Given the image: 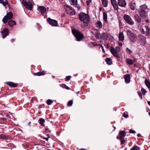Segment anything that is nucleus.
I'll list each match as a JSON object with an SVG mask.
<instances>
[{"mask_svg": "<svg viewBox=\"0 0 150 150\" xmlns=\"http://www.w3.org/2000/svg\"><path fill=\"white\" fill-rule=\"evenodd\" d=\"M78 16L79 20L84 23V26L86 27H87L90 21L88 15L82 12L79 14Z\"/></svg>", "mask_w": 150, "mask_h": 150, "instance_id": "nucleus-1", "label": "nucleus"}, {"mask_svg": "<svg viewBox=\"0 0 150 150\" xmlns=\"http://www.w3.org/2000/svg\"><path fill=\"white\" fill-rule=\"evenodd\" d=\"M127 34L128 37L131 42L134 43L136 41L137 39L136 36L133 33L131 30H127Z\"/></svg>", "mask_w": 150, "mask_h": 150, "instance_id": "nucleus-2", "label": "nucleus"}, {"mask_svg": "<svg viewBox=\"0 0 150 150\" xmlns=\"http://www.w3.org/2000/svg\"><path fill=\"white\" fill-rule=\"evenodd\" d=\"M22 3L25 6L26 8L30 10H31L33 7V1H26L25 0L22 1Z\"/></svg>", "mask_w": 150, "mask_h": 150, "instance_id": "nucleus-3", "label": "nucleus"}, {"mask_svg": "<svg viewBox=\"0 0 150 150\" xmlns=\"http://www.w3.org/2000/svg\"><path fill=\"white\" fill-rule=\"evenodd\" d=\"M64 7L68 14L73 15L75 14V11L74 9H72L70 6L67 4L64 5Z\"/></svg>", "mask_w": 150, "mask_h": 150, "instance_id": "nucleus-4", "label": "nucleus"}, {"mask_svg": "<svg viewBox=\"0 0 150 150\" xmlns=\"http://www.w3.org/2000/svg\"><path fill=\"white\" fill-rule=\"evenodd\" d=\"M84 37V35L81 32L76 29V39L77 41H81Z\"/></svg>", "mask_w": 150, "mask_h": 150, "instance_id": "nucleus-5", "label": "nucleus"}, {"mask_svg": "<svg viewBox=\"0 0 150 150\" xmlns=\"http://www.w3.org/2000/svg\"><path fill=\"white\" fill-rule=\"evenodd\" d=\"M124 19L126 22L130 25H133L134 23V22L132 20L131 17L128 15H125L124 16Z\"/></svg>", "mask_w": 150, "mask_h": 150, "instance_id": "nucleus-6", "label": "nucleus"}, {"mask_svg": "<svg viewBox=\"0 0 150 150\" xmlns=\"http://www.w3.org/2000/svg\"><path fill=\"white\" fill-rule=\"evenodd\" d=\"M140 29L143 34H145L146 36H147L149 35L150 29L147 25H145L144 26Z\"/></svg>", "mask_w": 150, "mask_h": 150, "instance_id": "nucleus-7", "label": "nucleus"}, {"mask_svg": "<svg viewBox=\"0 0 150 150\" xmlns=\"http://www.w3.org/2000/svg\"><path fill=\"white\" fill-rule=\"evenodd\" d=\"M13 17V13L11 12H9L4 16L2 20V21L4 23H5L7 22L8 19H11Z\"/></svg>", "mask_w": 150, "mask_h": 150, "instance_id": "nucleus-8", "label": "nucleus"}, {"mask_svg": "<svg viewBox=\"0 0 150 150\" xmlns=\"http://www.w3.org/2000/svg\"><path fill=\"white\" fill-rule=\"evenodd\" d=\"M126 133L125 131H122L119 132V135L117 137V139L121 140L125 136Z\"/></svg>", "mask_w": 150, "mask_h": 150, "instance_id": "nucleus-9", "label": "nucleus"}, {"mask_svg": "<svg viewBox=\"0 0 150 150\" xmlns=\"http://www.w3.org/2000/svg\"><path fill=\"white\" fill-rule=\"evenodd\" d=\"M110 51L114 57H116L118 59L120 58V57L119 54L117 53L114 47H111Z\"/></svg>", "mask_w": 150, "mask_h": 150, "instance_id": "nucleus-10", "label": "nucleus"}, {"mask_svg": "<svg viewBox=\"0 0 150 150\" xmlns=\"http://www.w3.org/2000/svg\"><path fill=\"white\" fill-rule=\"evenodd\" d=\"M110 51L114 57H116L118 59L120 58V57L119 54L117 53L114 47H111Z\"/></svg>", "mask_w": 150, "mask_h": 150, "instance_id": "nucleus-11", "label": "nucleus"}, {"mask_svg": "<svg viewBox=\"0 0 150 150\" xmlns=\"http://www.w3.org/2000/svg\"><path fill=\"white\" fill-rule=\"evenodd\" d=\"M47 21L52 26H56L57 25L58 23L56 21L50 18H49L47 19Z\"/></svg>", "mask_w": 150, "mask_h": 150, "instance_id": "nucleus-12", "label": "nucleus"}, {"mask_svg": "<svg viewBox=\"0 0 150 150\" xmlns=\"http://www.w3.org/2000/svg\"><path fill=\"white\" fill-rule=\"evenodd\" d=\"M1 33L3 36L2 38H4L8 35L9 31L7 28H5L1 32Z\"/></svg>", "mask_w": 150, "mask_h": 150, "instance_id": "nucleus-13", "label": "nucleus"}, {"mask_svg": "<svg viewBox=\"0 0 150 150\" xmlns=\"http://www.w3.org/2000/svg\"><path fill=\"white\" fill-rule=\"evenodd\" d=\"M118 4L119 5L122 7H124L126 5V3L125 0H118Z\"/></svg>", "mask_w": 150, "mask_h": 150, "instance_id": "nucleus-14", "label": "nucleus"}, {"mask_svg": "<svg viewBox=\"0 0 150 150\" xmlns=\"http://www.w3.org/2000/svg\"><path fill=\"white\" fill-rule=\"evenodd\" d=\"M124 79L125 82L127 83H129L130 82V76L129 74H127L124 76Z\"/></svg>", "mask_w": 150, "mask_h": 150, "instance_id": "nucleus-15", "label": "nucleus"}, {"mask_svg": "<svg viewBox=\"0 0 150 150\" xmlns=\"http://www.w3.org/2000/svg\"><path fill=\"white\" fill-rule=\"evenodd\" d=\"M38 11H40L41 13L43 15L46 11L45 8L42 6H40L38 8Z\"/></svg>", "mask_w": 150, "mask_h": 150, "instance_id": "nucleus-16", "label": "nucleus"}, {"mask_svg": "<svg viewBox=\"0 0 150 150\" xmlns=\"http://www.w3.org/2000/svg\"><path fill=\"white\" fill-rule=\"evenodd\" d=\"M140 11H146L148 9L146 5H143L140 6Z\"/></svg>", "mask_w": 150, "mask_h": 150, "instance_id": "nucleus-17", "label": "nucleus"}, {"mask_svg": "<svg viewBox=\"0 0 150 150\" xmlns=\"http://www.w3.org/2000/svg\"><path fill=\"white\" fill-rule=\"evenodd\" d=\"M139 14L141 18H146V11H139Z\"/></svg>", "mask_w": 150, "mask_h": 150, "instance_id": "nucleus-18", "label": "nucleus"}, {"mask_svg": "<svg viewBox=\"0 0 150 150\" xmlns=\"http://www.w3.org/2000/svg\"><path fill=\"white\" fill-rule=\"evenodd\" d=\"M108 37V34L107 33H104L101 35V39L106 40Z\"/></svg>", "mask_w": 150, "mask_h": 150, "instance_id": "nucleus-19", "label": "nucleus"}, {"mask_svg": "<svg viewBox=\"0 0 150 150\" xmlns=\"http://www.w3.org/2000/svg\"><path fill=\"white\" fill-rule=\"evenodd\" d=\"M8 25L11 27H12L13 25H15L16 23L15 21L13 20H11L8 21Z\"/></svg>", "mask_w": 150, "mask_h": 150, "instance_id": "nucleus-20", "label": "nucleus"}, {"mask_svg": "<svg viewBox=\"0 0 150 150\" xmlns=\"http://www.w3.org/2000/svg\"><path fill=\"white\" fill-rule=\"evenodd\" d=\"M118 38L119 40L123 41L124 40V35L122 32H120L119 34Z\"/></svg>", "mask_w": 150, "mask_h": 150, "instance_id": "nucleus-21", "label": "nucleus"}, {"mask_svg": "<svg viewBox=\"0 0 150 150\" xmlns=\"http://www.w3.org/2000/svg\"><path fill=\"white\" fill-rule=\"evenodd\" d=\"M134 19L138 23H140L141 22V18L137 14L135 16Z\"/></svg>", "mask_w": 150, "mask_h": 150, "instance_id": "nucleus-22", "label": "nucleus"}, {"mask_svg": "<svg viewBox=\"0 0 150 150\" xmlns=\"http://www.w3.org/2000/svg\"><path fill=\"white\" fill-rule=\"evenodd\" d=\"M105 61L106 63L109 65H111L112 64V59L110 58H107L105 59Z\"/></svg>", "mask_w": 150, "mask_h": 150, "instance_id": "nucleus-23", "label": "nucleus"}, {"mask_svg": "<svg viewBox=\"0 0 150 150\" xmlns=\"http://www.w3.org/2000/svg\"><path fill=\"white\" fill-rule=\"evenodd\" d=\"M103 20L105 22H107L108 20H107V13L105 12H104L103 13Z\"/></svg>", "mask_w": 150, "mask_h": 150, "instance_id": "nucleus-24", "label": "nucleus"}, {"mask_svg": "<svg viewBox=\"0 0 150 150\" xmlns=\"http://www.w3.org/2000/svg\"><path fill=\"white\" fill-rule=\"evenodd\" d=\"M144 82L146 86L150 89V82L146 79Z\"/></svg>", "mask_w": 150, "mask_h": 150, "instance_id": "nucleus-25", "label": "nucleus"}, {"mask_svg": "<svg viewBox=\"0 0 150 150\" xmlns=\"http://www.w3.org/2000/svg\"><path fill=\"white\" fill-rule=\"evenodd\" d=\"M102 4L104 7H106L107 6L108 2L107 0H101Z\"/></svg>", "mask_w": 150, "mask_h": 150, "instance_id": "nucleus-26", "label": "nucleus"}, {"mask_svg": "<svg viewBox=\"0 0 150 150\" xmlns=\"http://www.w3.org/2000/svg\"><path fill=\"white\" fill-rule=\"evenodd\" d=\"M7 84L10 86L13 87H16L17 85L16 84L11 82H8Z\"/></svg>", "mask_w": 150, "mask_h": 150, "instance_id": "nucleus-27", "label": "nucleus"}, {"mask_svg": "<svg viewBox=\"0 0 150 150\" xmlns=\"http://www.w3.org/2000/svg\"><path fill=\"white\" fill-rule=\"evenodd\" d=\"M45 72L44 71H42L41 72H39L35 73V74L36 76H40L41 75H43L45 74Z\"/></svg>", "mask_w": 150, "mask_h": 150, "instance_id": "nucleus-28", "label": "nucleus"}, {"mask_svg": "<svg viewBox=\"0 0 150 150\" xmlns=\"http://www.w3.org/2000/svg\"><path fill=\"white\" fill-rule=\"evenodd\" d=\"M60 86L63 88H65L69 90L70 88L64 84H62L60 85Z\"/></svg>", "mask_w": 150, "mask_h": 150, "instance_id": "nucleus-29", "label": "nucleus"}, {"mask_svg": "<svg viewBox=\"0 0 150 150\" xmlns=\"http://www.w3.org/2000/svg\"><path fill=\"white\" fill-rule=\"evenodd\" d=\"M127 62L129 65L132 64L133 63V60L130 59H126Z\"/></svg>", "mask_w": 150, "mask_h": 150, "instance_id": "nucleus-30", "label": "nucleus"}, {"mask_svg": "<svg viewBox=\"0 0 150 150\" xmlns=\"http://www.w3.org/2000/svg\"><path fill=\"white\" fill-rule=\"evenodd\" d=\"M95 37L97 39L101 38V35L99 33L97 32L95 33Z\"/></svg>", "mask_w": 150, "mask_h": 150, "instance_id": "nucleus-31", "label": "nucleus"}, {"mask_svg": "<svg viewBox=\"0 0 150 150\" xmlns=\"http://www.w3.org/2000/svg\"><path fill=\"white\" fill-rule=\"evenodd\" d=\"M39 123L42 126H44V123L45 122V120L42 118H40L39 120Z\"/></svg>", "mask_w": 150, "mask_h": 150, "instance_id": "nucleus-32", "label": "nucleus"}, {"mask_svg": "<svg viewBox=\"0 0 150 150\" xmlns=\"http://www.w3.org/2000/svg\"><path fill=\"white\" fill-rule=\"evenodd\" d=\"M97 23L99 29H101L102 28V23L100 21H98Z\"/></svg>", "mask_w": 150, "mask_h": 150, "instance_id": "nucleus-33", "label": "nucleus"}, {"mask_svg": "<svg viewBox=\"0 0 150 150\" xmlns=\"http://www.w3.org/2000/svg\"><path fill=\"white\" fill-rule=\"evenodd\" d=\"M130 150H140V147L137 146L133 147Z\"/></svg>", "mask_w": 150, "mask_h": 150, "instance_id": "nucleus-34", "label": "nucleus"}, {"mask_svg": "<svg viewBox=\"0 0 150 150\" xmlns=\"http://www.w3.org/2000/svg\"><path fill=\"white\" fill-rule=\"evenodd\" d=\"M139 37H142L141 38V40H142L143 41V43L144 44H146V39L142 35H140L139 36Z\"/></svg>", "mask_w": 150, "mask_h": 150, "instance_id": "nucleus-35", "label": "nucleus"}, {"mask_svg": "<svg viewBox=\"0 0 150 150\" xmlns=\"http://www.w3.org/2000/svg\"><path fill=\"white\" fill-rule=\"evenodd\" d=\"M126 51L127 53L130 55H131L132 53V51L128 48H126Z\"/></svg>", "mask_w": 150, "mask_h": 150, "instance_id": "nucleus-36", "label": "nucleus"}, {"mask_svg": "<svg viewBox=\"0 0 150 150\" xmlns=\"http://www.w3.org/2000/svg\"><path fill=\"white\" fill-rule=\"evenodd\" d=\"M76 8L77 7V10L78 11L80 10L81 9V7L79 6L77 4V0H76Z\"/></svg>", "mask_w": 150, "mask_h": 150, "instance_id": "nucleus-37", "label": "nucleus"}, {"mask_svg": "<svg viewBox=\"0 0 150 150\" xmlns=\"http://www.w3.org/2000/svg\"><path fill=\"white\" fill-rule=\"evenodd\" d=\"M73 102L72 100H69V101H68V102L67 103V105L69 107L71 106L73 104Z\"/></svg>", "mask_w": 150, "mask_h": 150, "instance_id": "nucleus-38", "label": "nucleus"}, {"mask_svg": "<svg viewBox=\"0 0 150 150\" xmlns=\"http://www.w3.org/2000/svg\"><path fill=\"white\" fill-rule=\"evenodd\" d=\"M111 2L112 6L117 3V1L115 0H111Z\"/></svg>", "mask_w": 150, "mask_h": 150, "instance_id": "nucleus-39", "label": "nucleus"}, {"mask_svg": "<svg viewBox=\"0 0 150 150\" xmlns=\"http://www.w3.org/2000/svg\"><path fill=\"white\" fill-rule=\"evenodd\" d=\"M53 102V101L51 99H48L47 100V103L48 105H50L51 103Z\"/></svg>", "mask_w": 150, "mask_h": 150, "instance_id": "nucleus-40", "label": "nucleus"}, {"mask_svg": "<svg viewBox=\"0 0 150 150\" xmlns=\"http://www.w3.org/2000/svg\"><path fill=\"white\" fill-rule=\"evenodd\" d=\"M141 91L143 95H145V93H146V91L144 88H141Z\"/></svg>", "mask_w": 150, "mask_h": 150, "instance_id": "nucleus-41", "label": "nucleus"}, {"mask_svg": "<svg viewBox=\"0 0 150 150\" xmlns=\"http://www.w3.org/2000/svg\"><path fill=\"white\" fill-rule=\"evenodd\" d=\"M130 7L131 9L132 10H134L135 9V6L133 4H130Z\"/></svg>", "mask_w": 150, "mask_h": 150, "instance_id": "nucleus-42", "label": "nucleus"}, {"mask_svg": "<svg viewBox=\"0 0 150 150\" xmlns=\"http://www.w3.org/2000/svg\"><path fill=\"white\" fill-rule=\"evenodd\" d=\"M113 7L115 10H117L118 9V6L117 3L113 6Z\"/></svg>", "mask_w": 150, "mask_h": 150, "instance_id": "nucleus-43", "label": "nucleus"}, {"mask_svg": "<svg viewBox=\"0 0 150 150\" xmlns=\"http://www.w3.org/2000/svg\"><path fill=\"white\" fill-rule=\"evenodd\" d=\"M69 1V2L70 3V4L71 5H74L75 4V0H68Z\"/></svg>", "mask_w": 150, "mask_h": 150, "instance_id": "nucleus-44", "label": "nucleus"}, {"mask_svg": "<svg viewBox=\"0 0 150 150\" xmlns=\"http://www.w3.org/2000/svg\"><path fill=\"white\" fill-rule=\"evenodd\" d=\"M71 78V76H67L66 78L65 81H68L70 80Z\"/></svg>", "mask_w": 150, "mask_h": 150, "instance_id": "nucleus-45", "label": "nucleus"}, {"mask_svg": "<svg viewBox=\"0 0 150 150\" xmlns=\"http://www.w3.org/2000/svg\"><path fill=\"white\" fill-rule=\"evenodd\" d=\"M115 48V50L117 52H120V48L119 47L117 46Z\"/></svg>", "mask_w": 150, "mask_h": 150, "instance_id": "nucleus-46", "label": "nucleus"}, {"mask_svg": "<svg viewBox=\"0 0 150 150\" xmlns=\"http://www.w3.org/2000/svg\"><path fill=\"white\" fill-rule=\"evenodd\" d=\"M137 93H138V95L140 97V99H142V94L141 92L140 91H138Z\"/></svg>", "mask_w": 150, "mask_h": 150, "instance_id": "nucleus-47", "label": "nucleus"}, {"mask_svg": "<svg viewBox=\"0 0 150 150\" xmlns=\"http://www.w3.org/2000/svg\"><path fill=\"white\" fill-rule=\"evenodd\" d=\"M71 28L72 33L73 35L75 37V29L72 27H71Z\"/></svg>", "mask_w": 150, "mask_h": 150, "instance_id": "nucleus-48", "label": "nucleus"}, {"mask_svg": "<svg viewBox=\"0 0 150 150\" xmlns=\"http://www.w3.org/2000/svg\"><path fill=\"white\" fill-rule=\"evenodd\" d=\"M123 116L126 118H127L129 116L127 114L125 113H124L123 115Z\"/></svg>", "mask_w": 150, "mask_h": 150, "instance_id": "nucleus-49", "label": "nucleus"}, {"mask_svg": "<svg viewBox=\"0 0 150 150\" xmlns=\"http://www.w3.org/2000/svg\"><path fill=\"white\" fill-rule=\"evenodd\" d=\"M98 45L100 46L101 47V48L103 52L104 53L105 52V51L104 49V47H103V46L102 45H101V44H98Z\"/></svg>", "mask_w": 150, "mask_h": 150, "instance_id": "nucleus-50", "label": "nucleus"}, {"mask_svg": "<svg viewBox=\"0 0 150 150\" xmlns=\"http://www.w3.org/2000/svg\"><path fill=\"white\" fill-rule=\"evenodd\" d=\"M2 4L4 6H5L8 4L7 1H4Z\"/></svg>", "mask_w": 150, "mask_h": 150, "instance_id": "nucleus-51", "label": "nucleus"}, {"mask_svg": "<svg viewBox=\"0 0 150 150\" xmlns=\"http://www.w3.org/2000/svg\"><path fill=\"white\" fill-rule=\"evenodd\" d=\"M129 132L133 134L136 133V132L134 130L131 129L129 131Z\"/></svg>", "mask_w": 150, "mask_h": 150, "instance_id": "nucleus-52", "label": "nucleus"}, {"mask_svg": "<svg viewBox=\"0 0 150 150\" xmlns=\"http://www.w3.org/2000/svg\"><path fill=\"white\" fill-rule=\"evenodd\" d=\"M125 140L123 139H122V140L120 141L121 142V144H124V143L125 142Z\"/></svg>", "mask_w": 150, "mask_h": 150, "instance_id": "nucleus-53", "label": "nucleus"}, {"mask_svg": "<svg viewBox=\"0 0 150 150\" xmlns=\"http://www.w3.org/2000/svg\"><path fill=\"white\" fill-rule=\"evenodd\" d=\"M50 136H49L47 137H43V139H45L46 141H48V139L50 138Z\"/></svg>", "mask_w": 150, "mask_h": 150, "instance_id": "nucleus-54", "label": "nucleus"}, {"mask_svg": "<svg viewBox=\"0 0 150 150\" xmlns=\"http://www.w3.org/2000/svg\"><path fill=\"white\" fill-rule=\"evenodd\" d=\"M91 1V0H88L86 1V2L87 3V5H88L89 4V3Z\"/></svg>", "mask_w": 150, "mask_h": 150, "instance_id": "nucleus-55", "label": "nucleus"}, {"mask_svg": "<svg viewBox=\"0 0 150 150\" xmlns=\"http://www.w3.org/2000/svg\"><path fill=\"white\" fill-rule=\"evenodd\" d=\"M4 2V0H0V3L2 4Z\"/></svg>", "mask_w": 150, "mask_h": 150, "instance_id": "nucleus-56", "label": "nucleus"}, {"mask_svg": "<svg viewBox=\"0 0 150 150\" xmlns=\"http://www.w3.org/2000/svg\"><path fill=\"white\" fill-rule=\"evenodd\" d=\"M119 45L120 46H122V44L121 42H119Z\"/></svg>", "mask_w": 150, "mask_h": 150, "instance_id": "nucleus-57", "label": "nucleus"}, {"mask_svg": "<svg viewBox=\"0 0 150 150\" xmlns=\"http://www.w3.org/2000/svg\"><path fill=\"white\" fill-rule=\"evenodd\" d=\"M141 134H137V136L138 137H140V136H141Z\"/></svg>", "mask_w": 150, "mask_h": 150, "instance_id": "nucleus-58", "label": "nucleus"}, {"mask_svg": "<svg viewBox=\"0 0 150 150\" xmlns=\"http://www.w3.org/2000/svg\"><path fill=\"white\" fill-rule=\"evenodd\" d=\"M119 26H120L121 24V21H119Z\"/></svg>", "mask_w": 150, "mask_h": 150, "instance_id": "nucleus-59", "label": "nucleus"}, {"mask_svg": "<svg viewBox=\"0 0 150 150\" xmlns=\"http://www.w3.org/2000/svg\"><path fill=\"white\" fill-rule=\"evenodd\" d=\"M133 4V5L134 6V5H135V6H135V5H136V3L135 2H134L133 3V4Z\"/></svg>", "mask_w": 150, "mask_h": 150, "instance_id": "nucleus-60", "label": "nucleus"}, {"mask_svg": "<svg viewBox=\"0 0 150 150\" xmlns=\"http://www.w3.org/2000/svg\"><path fill=\"white\" fill-rule=\"evenodd\" d=\"M147 103L148 104L150 105V101H148Z\"/></svg>", "mask_w": 150, "mask_h": 150, "instance_id": "nucleus-61", "label": "nucleus"}, {"mask_svg": "<svg viewBox=\"0 0 150 150\" xmlns=\"http://www.w3.org/2000/svg\"><path fill=\"white\" fill-rule=\"evenodd\" d=\"M14 41V39H11V42H13V41Z\"/></svg>", "mask_w": 150, "mask_h": 150, "instance_id": "nucleus-62", "label": "nucleus"}, {"mask_svg": "<svg viewBox=\"0 0 150 150\" xmlns=\"http://www.w3.org/2000/svg\"><path fill=\"white\" fill-rule=\"evenodd\" d=\"M36 99L35 98V97H34V98H32V99H31V100H35Z\"/></svg>", "mask_w": 150, "mask_h": 150, "instance_id": "nucleus-63", "label": "nucleus"}, {"mask_svg": "<svg viewBox=\"0 0 150 150\" xmlns=\"http://www.w3.org/2000/svg\"><path fill=\"white\" fill-rule=\"evenodd\" d=\"M80 150H87L86 149H81Z\"/></svg>", "mask_w": 150, "mask_h": 150, "instance_id": "nucleus-64", "label": "nucleus"}]
</instances>
